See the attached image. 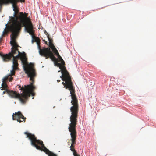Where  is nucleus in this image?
<instances>
[{"mask_svg":"<svg viewBox=\"0 0 156 156\" xmlns=\"http://www.w3.org/2000/svg\"><path fill=\"white\" fill-rule=\"evenodd\" d=\"M14 59L13 62L12 68L13 69L11 71L10 73L7 76H6L4 79V81H6L7 80H8L10 81H11L12 80H13V78L12 76H13L15 74V71L18 69V62Z\"/></svg>","mask_w":156,"mask_h":156,"instance_id":"7","label":"nucleus"},{"mask_svg":"<svg viewBox=\"0 0 156 156\" xmlns=\"http://www.w3.org/2000/svg\"><path fill=\"white\" fill-rule=\"evenodd\" d=\"M44 33L46 35H47V36L48 35H49V34H48V33L46 31H44Z\"/></svg>","mask_w":156,"mask_h":156,"instance_id":"23","label":"nucleus"},{"mask_svg":"<svg viewBox=\"0 0 156 156\" xmlns=\"http://www.w3.org/2000/svg\"><path fill=\"white\" fill-rule=\"evenodd\" d=\"M49 47H50L49 48H51V49L55 47L53 43H49Z\"/></svg>","mask_w":156,"mask_h":156,"instance_id":"15","label":"nucleus"},{"mask_svg":"<svg viewBox=\"0 0 156 156\" xmlns=\"http://www.w3.org/2000/svg\"><path fill=\"white\" fill-rule=\"evenodd\" d=\"M17 2V0H5L4 4H12L14 11V16L10 17L12 23L9 27L22 28L24 27L25 31L32 36V42H37L38 44L40 39L34 36V27L30 19L27 17L28 14L25 12L23 13L22 12L18 14L19 10L16 6Z\"/></svg>","mask_w":156,"mask_h":156,"instance_id":"1","label":"nucleus"},{"mask_svg":"<svg viewBox=\"0 0 156 156\" xmlns=\"http://www.w3.org/2000/svg\"><path fill=\"white\" fill-rule=\"evenodd\" d=\"M60 80H57V82H58V83H59V82H60Z\"/></svg>","mask_w":156,"mask_h":156,"instance_id":"25","label":"nucleus"},{"mask_svg":"<svg viewBox=\"0 0 156 156\" xmlns=\"http://www.w3.org/2000/svg\"><path fill=\"white\" fill-rule=\"evenodd\" d=\"M24 70L28 77H30V84L25 85L24 87L23 86L21 87V86H19L20 90L23 91L20 94L16 91H11L9 92L13 97L18 98L22 103H25L31 95L33 96L35 95V93L33 91L36 89L35 87L33 85L34 82V78L36 76L35 70L33 66H28L27 67L24 68Z\"/></svg>","mask_w":156,"mask_h":156,"instance_id":"2","label":"nucleus"},{"mask_svg":"<svg viewBox=\"0 0 156 156\" xmlns=\"http://www.w3.org/2000/svg\"><path fill=\"white\" fill-rule=\"evenodd\" d=\"M22 28L9 27V30L12 32L11 34V41L10 44L12 46L11 48V52L7 54L8 58L10 60L13 57L12 61L14 59L18 62V59L20 58L22 64L26 66L27 64V58L26 57L25 53H21L19 50L18 48L20 46L17 44L16 41V39L19 33L21 30Z\"/></svg>","mask_w":156,"mask_h":156,"instance_id":"4","label":"nucleus"},{"mask_svg":"<svg viewBox=\"0 0 156 156\" xmlns=\"http://www.w3.org/2000/svg\"><path fill=\"white\" fill-rule=\"evenodd\" d=\"M65 65L61 64L60 63H57L56 62L55 64V66L58 67L60 69V70L58 71V72H61L62 75L61 76L64 77H71L69 75V73L67 71L66 67L65 66Z\"/></svg>","mask_w":156,"mask_h":156,"instance_id":"8","label":"nucleus"},{"mask_svg":"<svg viewBox=\"0 0 156 156\" xmlns=\"http://www.w3.org/2000/svg\"><path fill=\"white\" fill-rule=\"evenodd\" d=\"M73 154L74 156H80V155L77 154L76 151H75L73 153Z\"/></svg>","mask_w":156,"mask_h":156,"instance_id":"21","label":"nucleus"},{"mask_svg":"<svg viewBox=\"0 0 156 156\" xmlns=\"http://www.w3.org/2000/svg\"><path fill=\"white\" fill-rule=\"evenodd\" d=\"M70 147V150L73 151V152H74L75 151H76L74 148V147H73L71 146Z\"/></svg>","mask_w":156,"mask_h":156,"instance_id":"19","label":"nucleus"},{"mask_svg":"<svg viewBox=\"0 0 156 156\" xmlns=\"http://www.w3.org/2000/svg\"><path fill=\"white\" fill-rule=\"evenodd\" d=\"M11 91H13L12 90H6L5 91H4L3 92V94H5L6 92H7V93L10 96H11L12 98H15V97H13L10 94V93L9 92Z\"/></svg>","mask_w":156,"mask_h":156,"instance_id":"14","label":"nucleus"},{"mask_svg":"<svg viewBox=\"0 0 156 156\" xmlns=\"http://www.w3.org/2000/svg\"><path fill=\"white\" fill-rule=\"evenodd\" d=\"M4 79L3 78V83H2V87H1V88H2V90H5L6 89L7 87V86L5 83V81H4Z\"/></svg>","mask_w":156,"mask_h":156,"instance_id":"12","label":"nucleus"},{"mask_svg":"<svg viewBox=\"0 0 156 156\" xmlns=\"http://www.w3.org/2000/svg\"><path fill=\"white\" fill-rule=\"evenodd\" d=\"M60 78L65 82H62V84L66 89L70 91V94L72 100L71 103L72 106L70 108L71 115L70 116L71 123L69 127H76L77 122V118L79 111L78 100L75 93V89L73 86L71 77L60 76Z\"/></svg>","mask_w":156,"mask_h":156,"instance_id":"3","label":"nucleus"},{"mask_svg":"<svg viewBox=\"0 0 156 156\" xmlns=\"http://www.w3.org/2000/svg\"><path fill=\"white\" fill-rule=\"evenodd\" d=\"M47 37L49 41V43H52L53 40L52 39H51L50 37H49V35H48L47 36Z\"/></svg>","mask_w":156,"mask_h":156,"instance_id":"16","label":"nucleus"},{"mask_svg":"<svg viewBox=\"0 0 156 156\" xmlns=\"http://www.w3.org/2000/svg\"><path fill=\"white\" fill-rule=\"evenodd\" d=\"M57 57H58V62H61L60 63H61V64H63V65H65V62L63 60V59L62 58L61 56H60V55Z\"/></svg>","mask_w":156,"mask_h":156,"instance_id":"13","label":"nucleus"},{"mask_svg":"<svg viewBox=\"0 0 156 156\" xmlns=\"http://www.w3.org/2000/svg\"><path fill=\"white\" fill-rule=\"evenodd\" d=\"M51 49L52 50V51L54 53H55V52H56V51H58L57 50V49H56L55 47L54 48H53V49Z\"/></svg>","mask_w":156,"mask_h":156,"instance_id":"20","label":"nucleus"},{"mask_svg":"<svg viewBox=\"0 0 156 156\" xmlns=\"http://www.w3.org/2000/svg\"><path fill=\"white\" fill-rule=\"evenodd\" d=\"M8 32V31L6 30V28L4 29V31L3 32V35H5L6 34H7Z\"/></svg>","mask_w":156,"mask_h":156,"instance_id":"18","label":"nucleus"},{"mask_svg":"<svg viewBox=\"0 0 156 156\" xmlns=\"http://www.w3.org/2000/svg\"><path fill=\"white\" fill-rule=\"evenodd\" d=\"M19 1H20L21 2H25V0H19Z\"/></svg>","mask_w":156,"mask_h":156,"instance_id":"24","label":"nucleus"},{"mask_svg":"<svg viewBox=\"0 0 156 156\" xmlns=\"http://www.w3.org/2000/svg\"><path fill=\"white\" fill-rule=\"evenodd\" d=\"M32 99H34V97H33L32 98Z\"/></svg>","mask_w":156,"mask_h":156,"instance_id":"27","label":"nucleus"},{"mask_svg":"<svg viewBox=\"0 0 156 156\" xmlns=\"http://www.w3.org/2000/svg\"><path fill=\"white\" fill-rule=\"evenodd\" d=\"M0 56H1L3 60L4 61H7L10 60L9 58H8L7 54L4 55L0 52Z\"/></svg>","mask_w":156,"mask_h":156,"instance_id":"11","label":"nucleus"},{"mask_svg":"<svg viewBox=\"0 0 156 156\" xmlns=\"http://www.w3.org/2000/svg\"><path fill=\"white\" fill-rule=\"evenodd\" d=\"M45 44H48L47 42H45Z\"/></svg>","mask_w":156,"mask_h":156,"instance_id":"26","label":"nucleus"},{"mask_svg":"<svg viewBox=\"0 0 156 156\" xmlns=\"http://www.w3.org/2000/svg\"><path fill=\"white\" fill-rule=\"evenodd\" d=\"M5 0H0V6L1 7L2 5L4 4Z\"/></svg>","mask_w":156,"mask_h":156,"instance_id":"17","label":"nucleus"},{"mask_svg":"<svg viewBox=\"0 0 156 156\" xmlns=\"http://www.w3.org/2000/svg\"><path fill=\"white\" fill-rule=\"evenodd\" d=\"M69 131L71 132L70 135L71 139V140L72 143L71 146L74 147L76 144V127H69Z\"/></svg>","mask_w":156,"mask_h":156,"instance_id":"10","label":"nucleus"},{"mask_svg":"<svg viewBox=\"0 0 156 156\" xmlns=\"http://www.w3.org/2000/svg\"><path fill=\"white\" fill-rule=\"evenodd\" d=\"M39 53L40 55L43 56L45 57V58L47 59L49 57L51 60L54 62V65L55 66V64L58 62V60L55 58L53 52L51 51L50 48H39Z\"/></svg>","mask_w":156,"mask_h":156,"instance_id":"6","label":"nucleus"},{"mask_svg":"<svg viewBox=\"0 0 156 156\" xmlns=\"http://www.w3.org/2000/svg\"><path fill=\"white\" fill-rule=\"evenodd\" d=\"M24 133L27 135V137L30 140L31 144L35 147L36 149L43 150L48 155V156H57L55 154L51 152L44 146L43 142L40 140H37L35 135L27 132Z\"/></svg>","mask_w":156,"mask_h":156,"instance_id":"5","label":"nucleus"},{"mask_svg":"<svg viewBox=\"0 0 156 156\" xmlns=\"http://www.w3.org/2000/svg\"><path fill=\"white\" fill-rule=\"evenodd\" d=\"M12 117L13 120H16L18 122H19L20 123L23 122H25V121L26 118L24 117L20 111L15 112V113H13Z\"/></svg>","mask_w":156,"mask_h":156,"instance_id":"9","label":"nucleus"},{"mask_svg":"<svg viewBox=\"0 0 156 156\" xmlns=\"http://www.w3.org/2000/svg\"><path fill=\"white\" fill-rule=\"evenodd\" d=\"M54 54L55 55L57 56L58 57L59 55H60L59 53H58V51H56V52H55V53H54Z\"/></svg>","mask_w":156,"mask_h":156,"instance_id":"22","label":"nucleus"}]
</instances>
